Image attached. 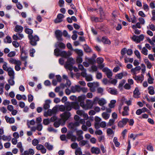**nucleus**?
Listing matches in <instances>:
<instances>
[{"instance_id":"obj_59","label":"nucleus","mask_w":155,"mask_h":155,"mask_svg":"<svg viewBox=\"0 0 155 155\" xmlns=\"http://www.w3.org/2000/svg\"><path fill=\"white\" fill-rule=\"evenodd\" d=\"M115 120L114 119H110L109 120V122L107 124L108 125L111 126L114 123Z\"/></svg>"},{"instance_id":"obj_23","label":"nucleus","mask_w":155,"mask_h":155,"mask_svg":"<svg viewBox=\"0 0 155 155\" xmlns=\"http://www.w3.org/2000/svg\"><path fill=\"white\" fill-rule=\"evenodd\" d=\"M102 41L104 44L110 45L111 43L110 41L106 37H103L102 38Z\"/></svg>"},{"instance_id":"obj_17","label":"nucleus","mask_w":155,"mask_h":155,"mask_svg":"<svg viewBox=\"0 0 155 155\" xmlns=\"http://www.w3.org/2000/svg\"><path fill=\"white\" fill-rule=\"evenodd\" d=\"M23 29V28L22 26L18 25H17L15 26L14 31L16 32L20 33L22 31Z\"/></svg>"},{"instance_id":"obj_6","label":"nucleus","mask_w":155,"mask_h":155,"mask_svg":"<svg viewBox=\"0 0 155 155\" xmlns=\"http://www.w3.org/2000/svg\"><path fill=\"white\" fill-rule=\"evenodd\" d=\"M79 123L78 121L71 122L68 124V127L71 130H77L76 127L79 126Z\"/></svg>"},{"instance_id":"obj_34","label":"nucleus","mask_w":155,"mask_h":155,"mask_svg":"<svg viewBox=\"0 0 155 155\" xmlns=\"http://www.w3.org/2000/svg\"><path fill=\"white\" fill-rule=\"evenodd\" d=\"M45 145L47 149L49 150H51L53 149V146L50 144L48 142L45 143Z\"/></svg>"},{"instance_id":"obj_20","label":"nucleus","mask_w":155,"mask_h":155,"mask_svg":"<svg viewBox=\"0 0 155 155\" xmlns=\"http://www.w3.org/2000/svg\"><path fill=\"white\" fill-rule=\"evenodd\" d=\"M9 62L12 64H16V65H21V63L19 61H17L13 58H11L9 60Z\"/></svg>"},{"instance_id":"obj_39","label":"nucleus","mask_w":155,"mask_h":155,"mask_svg":"<svg viewBox=\"0 0 155 155\" xmlns=\"http://www.w3.org/2000/svg\"><path fill=\"white\" fill-rule=\"evenodd\" d=\"M7 64L6 62H4V64L2 66V68L3 69L6 71H8V70L10 68H11V67H8L7 66Z\"/></svg>"},{"instance_id":"obj_42","label":"nucleus","mask_w":155,"mask_h":155,"mask_svg":"<svg viewBox=\"0 0 155 155\" xmlns=\"http://www.w3.org/2000/svg\"><path fill=\"white\" fill-rule=\"evenodd\" d=\"M147 29H150L152 31H155V26L153 24H149L148 26H147Z\"/></svg>"},{"instance_id":"obj_63","label":"nucleus","mask_w":155,"mask_h":155,"mask_svg":"<svg viewBox=\"0 0 155 155\" xmlns=\"http://www.w3.org/2000/svg\"><path fill=\"white\" fill-rule=\"evenodd\" d=\"M59 109L61 111H64L66 110L65 105H61L59 106Z\"/></svg>"},{"instance_id":"obj_26","label":"nucleus","mask_w":155,"mask_h":155,"mask_svg":"<svg viewBox=\"0 0 155 155\" xmlns=\"http://www.w3.org/2000/svg\"><path fill=\"white\" fill-rule=\"evenodd\" d=\"M25 32L26 33L28 34V36L30 35H33L32 34L33 32V31L31 29L27 28L26 26L25 27Z\"/></svg>"},{"instance_id":"obj_14","label":"nucleus","mask_w":155,"mask_h":155,"mask_svg":"<svg viewBox=\"0 0 155 155\" xmlns=\"http://www.w3.org/2000/svg\"><path fill=\"white\" fill-rule=\"evenodd\" d=\"M80 86L78 85H75V86H72L71 88V91L72 93H75L76 92H79L80 91Z\"/></svg>"},{"instance_id":"obj_37","label":"nucleus","mask_w":155,"mask_h":155,"mask_svg":"<svg viewBox=\"0 0 155 155\" xmlns=\"http://www.w3.org/2000/svg\"><path fill=\"white\" fill-rule=\"evenodd\" d=\"M98 103L100 105L102 106L106 104V102L105 99L102 98L98 101Z\"/></svg>"},{"instance_id":"obj_41","label":"nucleus","mask_w":155,"mask_h":155,"mask_svg":"<svg viewBox=\"0 0 155 155\" xmlns=\"http://www.w3.org/2000/svg\"><path fill=\"white\" fill-rule=\"evenodd\" d=\"M126 82V80L124 79L122 80L120 82V83L118 85V88L120 89H122V87L125 83Z\"/></svg>"},{"instance_id":"obj_12","label":"nucleus","mask_w":155,"mask_h":155,"mask_svg":"<svg viewBox=\"0 0 155 155\" xmlns=\"http://www.w3.org/2000/svg\"><path fill=\"white\" fill-rule=\"evenodd\" d=\"M65 105L66 111H69L71 110L72 108V102H66L65 103Z\"/></svg>"},{"instance_id":"obj_44","label":"nucleus","mask_w":155,"mask_h":155,"mask_svg":"<svg viewBox=\"0 0 155 155\" xmlns=\"http://www.w3.org/2000/svg\"><path fill=\"white\" fill-rule=\"evenodd\" d=\"M57 44L58 45V46L61 48L64 49V48L65 47L64 44L62 42H57Z\"/></svg>"},{"instance_id":"obj_25","label":"nucleus","mask_w":155,"mask_h":155,"mask_svg":"<svg viewBox=\"0 0 155 155\" xmlns=\"http://www.w3.org/2000/svg\"><path fill=\"white\" fill-rule=\"evenodd\" d=\"M8 75L10 76V78L12 77L13 78L14 77V72L13 70V69L11 68H10L8 70Z\"/></svg>"},{"instance_id":"obj_16","label":"nucleus","mask_w":155,"mask_h":155,"mask_svg":"<svg viewBox=\"0 0 155 155\" xmlns=\"http://www.w3.org/2000/svg\"><path fill=\"white\" fill-rule=\"evenodd\" d=\"M91 152L92 153L98 154L100 153V149L98 147H93L91 149Z\"/></svg>"},{"instance_id":"obj_15","label":"nucleus","mask_w":155,"mask_h":155,"mask_svg":"<svg viewBox=\"0 0 155 155\" xmlns=\"http://www.w3.org/2000/svg\"><path fill=\"white\" fill-rule=\"evenodd\" d=\"M91 19L92 21H95V22H101L103 21L104 19H101V17L98 18L94 16L91 17Z\"/></svg>"},{"instance_id":"obj_21","label":"nucleus","mask_w":155,"mask_h":155,"mask_svg":"<svg viewBox=\"0 0 155 155\" xmlns=\"http://www.w3.org/2000/svg\"><path fill=\"white\" fill-rule=\"evenodd\" d=\"M51 101L49 100H46L45 101V103L44 105V108L45 110L48 109L50 107V104Z\"/></svg>"},{"instance_id":"obj_33","label":"nucleus","mask_w":155,"mask_h":155,"mask_svg":"<svg viewBox=\"0 0 155 155\" xmlns=\"http://www.w3.org/2000/svg\"><path fill=\"white\" fill-rule=\"evenodd\" d=\"M103 118L105 120L108 119L110 117V114L106 112H104L102 114Z\"/></svg>"},{"instance_id":"obj_32","label":"nucleus","mask_w":155,"mask_h":155,"mask_svg":"<svg viewBox=\"0 0 155 155\" xmlns=\"http://www.w3.org/2000/svg\"><path fill=\"white\" fill-rule=\"evenodd\" d=\"M98 11L99 12V13L100 15V16L101 17V18L104 19L105 18V16L102 8L101 7L100 8L98 9Z\"/></svg>"},{"instance_id":"obj_22","label":"nucleus","mask_w":155,"mask_h":155,"mask_svg":"<svg viewBox=\"0 0 155 155\" xmlns=\"http://www.w3.org/2000/svg\"><path fill=\"white\" fill-rule=\"evenodd\" d=\"M129 110L128 107L125 106L124 108V111L122 112V114L123 116L128 115V111Z\"/></svg>"},{"instance_id":"obj_43","label":"nucleus","mask_w":155,"mask_h":155,"mask_svg":"<svg viewBox=\"0 0 155 155\" xmlns=\"http://www.w3.org/2000/svg\"><path fill=\"white\" fill-rule=\"evenodd\" d=\"M114 142L115 144V146L116 147H118L120 145V143L118 142V141H117V138L116 137H115L114 138Z\"/></svg>"},{"instance_id":"obj_46","label":"nucleus","mask_w":155,"mask_h":155,"mask_svg":"<svg viewBox=\"0 0 155 155\" xmlns=\"http://www.w3.org/2000/svg\"><path fill=\"white\" fill-rule=\"evenodd\" d=\"M85 80L87 81H92L93 78L91 74H88L85 78Z\"/></svg>"},{"instance_id":"obj_55","label":"nucleus","mask_w":155,"mask_h":155,"mask_svg":"<svg viewBox=\"0 0 155 155\" xmlns=\"http://www.w3.org/2000/svg\"><path fill=\"white\" fill-rule=\"evenodd\" d=\"M48 130L49 132H53L54 133H56L57 130L54 129L52 127H49L48 128Z\"/></svg>"},{"instance_id":"obj_3","label":"nucleus","mask_w":155,"mask_h":155,"mask_svg":"<svg viewBox=\"0 0 155 155\" xmlns=\"http://www.w3.org/2000/svg\"><path fill=\"white\" fill-rule=\"evenodd\" d=\"M28 37L30 40V43L32 46H36L37 44V42L39 41V38L36 35H30L28 36Z\"/></svg>"},{"instance_id":"obj_2","label":"nucleus","mask_w":155,"mask_h":155,"mask_svg":"<svg viewBox=\"0 0 155 155\" xmlns=\"http://www.w3.org/2000/svg\"><path fill=\"white\" fill-rule=\"evenodd\" d=\"M54 54L57 56H60L61 57L67 58L70 56L71 54L70 51L67 52L65 51H61L59 48H56L54 50Z\"/></svg>"},{"instance_id":"obj_24","label":"nucleus","mask_w":155,"mask_h":155,"mask_svg":"<svg viewBox=\"0 0 155 155\" xmlns=\"http://www.w3.org/2000/svg\"><path fill=\"white\" fill-rule=\"evenodd\" d=\"M72 50L78 55V56L82 57L83 55V51L81 50H79L78 49Z\"/></svg>"},{"instance_id":"obj_31","label":"nucleus","mask_w":155,"mask_h":155,"mask_svg":"<svg viewBox=\"0 0 155 155\" xmlns=\"http://www.w3.org/2000/svg\"><path fill=\"white\" fill-rule=\"evenodd\" d=\"M53 114L51 110L48 109L47 112H45L44 113V116L45 117H48V116H51Z\"/></svg>"},{"instance_id":"obj_19","label":"nucleus","mask_w":155,"mask_h":155,"mask_svg":"<svg viewBox=\"0 0 155 155\" xmlns=\"http://www.w3.org/2000/svg\"><path fill=\"white\" fill-rule=\"evenodd\" d=\"M5 118L7 123L11 124H13L15 122V119L13 117L9 118L6 116L5 117Z\"/></svg>"},{"instance_id":"obj_49","label":"nucleus","mask_w":155,"mask_h":155,"mask_svg":"<svg viewBox=\"0 0 155 155\" xmlns=\"http://www.w3.org/2000/svg\"><path fill=\"white\" fill-rule=\"evenodd\" d=\"M14 78H13L12 77L10 78L8 80V82L11 85H13L15 84V81L14 80Z\"/></svg>"},{"instance_id":"obj_35","label":"nucleus","mask_w":155,"mask_h":155,"mask_svg":"<svg viewBox=\"0 0 155 155\" xmlns=\"http://www.w3.org/2000/svg\"><path fill=\"white\" fill-rule=\"evenodd\" d=\"M148 93L150 95H153L154 94L155 92L154 90V88L153 86H149L148 88Z\"/></svg>"},{"instance_id":"obj_60","label":"nucleus","mask_w":155,"mask_h":155,"mask_svg":"<svg viewBox=\"0 0 155 155\" xmlns=\"http://www.w3.org/2000/svg\"><path fill=\"white\" fill-rule=\"evenodd\" d=\"M15 55V51H12L9 52L8 54V56L10 57H14Z\"/></svg>"},{"instance_id":"obj_29","label":"nucleus","mask_w":155,"mask_h":155,"mask_svg":"<svg viewBox=\"0 0 155 155\" xmlns=\"http://www.w3.org/2000/svg\"><path fill=\"white\" fill-rule=\"evenodd\" d=\"M141 69V67L140 66L136 67L134 68H132L131 70V72L134 74H136V71L140 70Z\"/></svg>"},{"instance_id":"obj_38","label":"nucleus","mask_w":155,"mask_h":155,"mask_svg":"<svg viewBox=\"0 0 155 155\" xmlns=\"http://www.w3.org/2000/svg\"><path fill=\"white\" fill-rule=\"evenodd\" d=\"M110 93V94L114 95H117L118 92L116 89H114L112 88H110L109 89Z\"/></svg>"},{"instance_id":"obj_48","label":"nucleus","mask_w":155,"mask_h":155,"mask_svg":"<svg viewBox=\"0 0 155 155\" xmlns=\"http://www.w3.org/2000/svg\"><path fill=\"white\" fill-rule=\"evenodd\" d=\"M89 63L91 64H94L96 63V60L95 59L93 58H90L88 59Z\"/></svg>"},{"instance_id":"obj_45","label":"nucleus","mask_w":155,"mask_h":155,"mask_svg":"<svg viewBox=\"0 0 155 155\" xmlns=\"http://www.w3.org/2000/svg\"><path fill=\"white\" fill-rule=\"evenodd\" d=\"M104 60L103 58L101 57L98 58L96 60L97 62L99 64H102Z\"/></svg>"},{"instance_id":"obj_18","label":"nucleus","mask_w":155,"mask_h":155,"mask_svg":"<svg viewBox=\"0 0 155 155\" xmlns=\"http://www.w3.org/2000/svg\"><path fill=\"white\" fill-rule=\"evenodd\" d=\"M63 122L60 120V119H59L58 121H55L54 123V126L56 127H58L60 125L63 126L64 125Z\"/></svg>"},{"instance_id":"obj_30","label":"nucleus","mask_w":155,"mask_h":155,"mask_svg":"<svg viewBox=\"0 0 155 155\" xmlns=\"http://www.w3.org/2000/svg\"><path fill=\"white\" fill-rule=\"evenodd\" d=\"M84 50L86 52L90 53L92 52L91 49L86 44H85L84 45Z\"/></svg>"},{"instance_id":"obj_53","label":"nucleus","mask_w":155,"mask_h":155,"mask_svg":"<svg viewBox=\"0 0 155 155\" xmlns=\"http://www.w3.org/2000/svg\"><path fill=\"white\" fill-rule=\"evenodd\" d=\"M71 146L72 149H75L78 148V145L77 143H74L71 144Z\"/></svg>"},{"instance_id":"obj_62","label":"nucleus","mask_w":155,"mask_h":155,"mask_svg":"<svg viewBox=\"0 0 155 155\" xmlns=\"http://www.w3.org/2000/svg\"><path fill=\"white\" fill-rule=\"evenodd\" d=\"M153 80L154 79L150 75L149 76V78L148 79V83L150 84H152L153 83Z\"/></svg>"},{"instance_id":"obj_40","label":"nucleus","mask_w":155,"mask_h":155,"mask_svg":"<svg viewBox=\"0 0 155 155\" xmlns=\"http://www.w3.org/2000/svg\"><path fill=\"white\" fill-rule=\"evenodd\" d=\"M86 98L85 95H81L78 97V102H84L85 99Z\"/></svg>"},{"instance_id":"obj_28","label":"nucleus","mask_w":155,"mask_h":155,"mask_svg":"<svg viewBox=\"0 0 155 155\" xmlns=\"http://www.w3.org/2000/svg\"><path fill=\"white\" fill-rule=\"evenodd\" d=\"M72 108H73L75 110H77L79 108L80 106L78 102H72Z\"/></svg>"},{"instance_id":"obj_27","label":"nucleus","mask_w":155,"mask_h":155,"mask_svg":"<svg viewBox=\"0 0 155 155\" xmlns=\"http://www.w3.org/2000/svg\"><path fill=\"white\" fill-rule=\"evenodd\" d=\"M79 145L80 147H83L86 145V144H88V141L87 140H82L79 141Z\"/></svg>"},{"instance_id":"obj_47","label":"nucleus","mask_w":155,"mask_h":155,"mask_svg":"<svg viewBox=\"0 0 155 155\" xmlns=\"http://www.w3.org/2000/svg\"><path fill=\"white\" fill-rule=\"evenodd\" d=\"M15 3H17L16 4L17 8L19 9H21L22 8V6L19 3H18V1H12Z\"/></svg>"},{"instance_id":"obj_52","label":"nucleus","mask_w":155,"mask_h":155,"mask_svg":"<svg viewBox=\"0 0 155 155\" xmlns=\"http://www.w3.org/2000/svg\"><path fill=\"white\" fill-rule=\"evenodd\" d=\"M147 50L145 48V47L143 48L142 50L141 51V53L145 55H147Z\"/></svg>"},{"instance_id":"obj_13","label":"nucleus","mask_w":155,"mask_h":155,"mask_svg":"<svg viewBox=\"0 0 155 155\" xmlns=\"http://www.w3.org/2000/svg\"><path fill=\"white\" fill-rule=\"evenodd\" d=\"M23 37L24 35L22 34L19 33L16 35H14L12 37L14 40H17L18 39H21Z\"/></svg>"},{"instance_id":"obj_9","label":"nucleus","mask_w":155,"mask_h":155,"mask_svg":"<svg viewBox=\"0 0 155 155\" xmlns=\"http://www.w3.org/2000/svg\"><path fill=\"white\" fill-rule=\"evenodd\" d=\"M36 149L41 151V152L43 154L45 153L46 152V149L44 146L41 144H38L36 147Z\"/></svg>"},{"instance_id":"obj_4","label":"nucleus","mask_w":155,"mask_h":155,"mask_svg":"<svg viewBox=\"0 0 155 155\" xmlns=\"http://www.w3.org/2000/svg\"><path fill=\"white\" fill-rule=\"evenodd\" d=\"M62 119H60V120L62 121L64 124L70 117L71 116V113L69 111H65L64 113L60 115Z\"/></svg>"},{"instance_id":"obj_56","label":"nucleus","mask_w":155,"mask_h":155,"mask_svg":"<svg viewBox=\"0 0 155 155\" xmlns=\"http://www.w3.org/2000/svg\"><path fill=\"white\" fill-rule=\"evenodd\" d=\"M137 28H141L140 24L139 22H137L136 25H133L132 26V28L134 29H135Z\"/></svg>"},{"instance_id":"obj_8","label":"nucleus","mask_w":155,"mask_h":155,"mask_svg":"<svg viewBox=\"0 0 155 155\" xmlns=\"http://www.w3.org/2000/svg\"><path fill=\"white\" fill-rule=\"evenodd\" d=\"M55 34L58 41H63V39L62 38V34L61 31L59 30H56L55 31Z\"/></svg>"},{"instance_id":"obj_64","label":"nucleus","mask_w":155,"mask_h":155,"mask_svg":"<svg viewBox=\"0 0 155 155\" xmlns=\"http://www.w3.org/2000/svg\"><path fill=\"white\" fill-rule=\"evenodd\" d=\"M135 55L138 58H140L141 57L139 52L137 50H135L134 52Z\"/></svg>"},{"instance_id":"obj_50","label":"nucleus","mask_w":155,"mask_h":155,"mask_svg":"<svg viewBox=\"0 0 155 155\" xmlns=\"http://www.w3.org/2000/svg\"><path fill=\"white\" fill-rule=\"evenodd\" d=\"M106 74L107 77L109 79H110L112 76V73L110 70L106 73Z\"/></svg>"},{"instance_id":"obj_11","label":"nucleus","mask_w":155,"mask_h":155,"mask_svg":"<svg viewBox=\"0 0 155 155\" xmlns=\"http://www.w3.org/2000/svg\"><path fill=\"white\" fill-rule=\"evenodd\" d=\"M94 104L93 102H92L90 100H87L86 101L85 110H87L91 108Z\"/></svg>"},{"instance_id":"obj_51","label":"nucleus","mask_w":155,"mask_h":155,"mask_svg":"<svg viewBox=\"0 0 155 155\" xmlns=\"http://www.w3.org/2000/svg\"><path fill=\"white\" fill-rule=\"evenodd\" d=\"M134 94L137 95V96L139 95L140 94L139 92V89L138 88L136 87L133 92Z\"/></svg>"},{"instance_id":"obj_5","label":"nucleus","mask_w":155,"mask_h":155,"mask_svg":"<svg viewBox=\"0 0 155 155\" xmlns=\"http://www.w3.org/2000/svg\"><path fill=\"white\" fill-rule=\"evenodd\" d=\"M144 38L143 35L141 34L139 36L134 35L132 37V39L134 41L138 43H139L141 41H142L143 39Z\"/></svg>"},{"instance_id":"obj_57","label":"nucleus","mask_w":155,"mask_h":155,"mask_svg":"<svg viewBox=\"0 0 155 155\" xmlns=\"http://www.w3.org/2000/svg\"><path fill=\"white\" fill-rule=\"evenodd\" d=\"M83 61L81 57L78 56L77 58L76 62L78 63H81Z\"/></svg>"},{"instance_id":"obj_54","label":"nucleus","mask_w":155,"mask_h":155,"mask_svg":"<svg viewBox=\"0 0 155 155\" xmlns=\"http://www.w3.org/2000/svg\"><path fill=\"white\" fill-rule=\"evenodd\" d=\"M38 140L36 139H35L32 141V144L34 146H37L38 144Z\"/></svg>"},{"instance_id":"obj_36","label":"nucleus","mask_w":155,"mask_h":155,"mask_svg":"<svg viewBox=\"0 0 155 155\" xmlns=\"http://www.w3.org/2000/svg\"><path fill=\"white\" fill-rule=\"evenodd\" d=\"M75 153L76 155H81L82 153L81 148L80 147L77 148L75 150Z\"/></svg>"},{"instance_id":"obj_10","label":"nucleus","mask_w":155,"mask_h":155,"mask_svg":"<svg viewBox=\"0 0 155 155\" xmlns=\"http://www.w3.org/2000/svg\"><path fill=\"white\" fill-rule=\"evenodd\" d=\"M77 135L78 136L77 140L78 141H80L82 140L83 138V137L82 135L83 133V131L81 130H78L76 131Z\"/></svg>"},{"instance_id":"obj_58","label":"nucleus","mask_w":155,"mask_h":155,"mask_svg":"<svg viewBox=\"0 0 155 155\" xmlns=\"http://www.w3.org/2000/svg\"><path fill=\"white\" fill-rule=\"evenodd\" d=\"M30 55L31 57H33L34 55L33 54L35 52V51L34 49L32 48L30 49Z\"/></svg>"},{"instance_id":"obj_7","label":"nucleus","mask_w":155,"mask_h":155,"mask_svg":"<svg viewBox=\"0 0 155 155\" xmlns=\"http://www.w3.org/2000/svg\"><path fill=\"white\" fill-rule=\"evenodd\" d=\"M128 121V119L123 118L119 122L118 124V127L121 128L123 127Z\"/></svg>"},{"instance_id":"obj_61","label":"nucleus","mask_w":155,"mask_h":155,"mask_svg":"<svg viewBox=\"0 0 155 155\" xmlns=\"http://www.w3.org/2000/svg\"><path fill=\"white\" fill-rule=\"evenodd\" d=\"M50 123V120L49 119H45L43 120V123L45 125H47Z\"/></svg>"},{"instance_id":"obj_1","label":"nucleus","mask_w":155,"mask_h":155,"mask_svg":"<svg viewBox=\"0 0 155 155\" xmlns=\"http://www.w3.org/2000/svg\"><path fill=\"white\" fill-rule=\"evenodd\" d=\"M74 63L75 61L73 58H68L67 59V61L64 65V67L71 71H72L73 69L75 72H77L78 71V68L76 67H73L72 66Z\"/></svg>"}]
</instances>
